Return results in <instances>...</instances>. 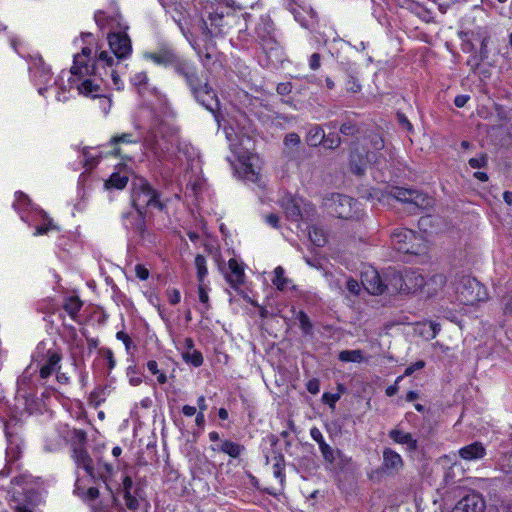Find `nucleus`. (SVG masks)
<instances>
[{"mask_svg":"<svg viewBox=\"0 0 512 512\" xmlns=\"http://www.w3.org/2000/svg\"><path fill=\"white\" fill-rule=\"evenodd\" d=\"M132 202L144 222L165 221L162 217L167 213L168 203L160 200V195L144 178L133 182Z\"/></svg>","mask_w":512,"mask_h":512,"instance_id":"nucleus-1","label":"nucleus"},{"mask_svg":"<svg viewBox=\"0 0 512 512\" xmlns=\"http://www.w3.org/2000/svg\"><path fill=\"white\" fill-rule=\"evenodd\" d=\"M323 206L335 218L354 222L364 221V213L358 208L357 201L349 196L331 193L323 198Z\"/></svg>","mask_w":512,"mask_h":512,"instance_id":"nucleus-2","label":"nucleus"},{"mask_svg":"<svg viewBox=\"0 0 512 512\" xmlns=\"http://www.w3.org/2000/svg\"><path fill=\"white\" fill-rule=\"evenodd\" d=\"M417 230L405 226L396 228L391 234L393 247L402 253L419 254L426 247L424 232L417 226Z\"/></svg>","mask_w":512,"mask_h":512,"instance_id":"nucleus-3","label":"nucleus"},{"mask_svg":"<svg viewBox=\"0 0 512 512\" xmlns=\"http://www.w3.org/2000/svg\"><path fill=\"white\" fill-rule=\"evenodd\" d=\"M280 205L286 219L291 222L312 221L316 214V208L312 203L305 202L292 195L283 196Z\"/></svg>","mask_w":512,"mask_h":512,"instance_id":"nucleus-4","label":"nucleus"},{"mask_svg":"<svg viewBox=\"0 0 512 512\" xmlns=\"http://www.w3.org/2000/svg\"><path fill=\"white\" fill-rule=\"evenodd\" d=\"M186 83L190 87L196 100L203 105L207 110L214 111L218 106L216 95L210 87L208 80L199 76L197 69L189 74L186 78Z\"/></svg>","mask_w":512,"mask_h":512,"instance_id":"nucleus-5","label":"nucleus"},{"mask_svg":"<svg viewBox=\"0 0 512 512\" xmlns=\"http://www.w3.org/2000/svg\"><path fill=\"white\" fill-rule=\"evenodd\" d=\"M388 198L395 199L410 206V212L416 209H428L433 207L434 199L428 194L413 189L394 187L388 194Z\"/></svg>","mask_w":512,"mask_h":512,"instance_id":"nucleus-6","label":"nucleus"},{"mask_svg":"<svg viewBox=\"0 0 512 512\" xmlns=\"http://www.w3.org/2000/svg\"><path fill=\"white\" fill-rule=\"evenodd\" d=\"M391 285V292L415 293L423 291L424 277L416 270H406L403 274H394Z\"/></svg>","mask_w":512,"mask_h":512,"instance_id":"nucleus-7","label":"nucleus"},{"mask_svg":"<svg viewBox=\"0 0 512 512\" xmlns=\"http://www.w3.org/2000/svg\"><path fill=\"white\" fill-rule=\"evenodd\" d=\"M91 56V49L84 47L80 54L74 56L73 65L70 72L73 76L79 79L96 76V65L89 64Z\"/></svg>","mask_w":512,"mask_h":512,"instance_id":"nucleus-8","label":"nucleus"},{"mask_svg":"<svg viewBox=\"0 0 512 512\" xmlns=\"http://www.w3.org/2000/svg\"><path fill=\"white\" fill-rule=\"evenodd\" d=\"M107 39L112 54L118 59L117 63L130 56L132 44L126 33H109Z\"/></svg>","mask_w":512,"mask_h":512,"instance_id":"nucleus-9","label":"nucleus"},{"mask_svg":"<svg viewBox=\"0 0 512 512\" xmlns=\"http://www.w3.org/2000/svg\"><path fill=\"white\" fill-rule=\"evenodd\" d=\"M241 171L245 180L256 183L260 180L259 157L255 154L239 156Z\"/></svg>","mask_w":512,"mask_h":512,"instance_id":"nucleus-10","label":"nucleus"},{"mask_svg":"<svg viewBox=\"0 0 512 512\" xmlns=\"http://www.w3.org/2000/svg\"><path fill=\"white\" fill-rule=\"evenodd\" d=\"M362 285L372 295H380L389 290V286L383 282L378 271L374 268H369L363 272Z\"/></svg>","mask_w":512,"mask_h":512,"instance_id":"nucleus-11","label":"nucleus"},{"mask_svg":"<svg viewBox=\"0 0 512 512\" xmlns=\"http://www.w3.org/2000/svg\"><path fill=\"white\" fill-rule=\"evenodd\" d=\"M483 294L480 283L475 279H467L462 288L458 290V297L465 304H473L483 300Z\"/></svg>","mask_w":512,"mask_h":512,"instance_id":"nucleus-12","label":"nucleus"},{"mask_svg":"<svg viewBox=\"0 0 512 512\" xmlns=\"http://www.w3.org/2000/svg\"><path fill=\"white\" fill-rule=\"evenodd\" d=\"M485 501L478 493H471L463 497L452 509V512H484Z\"/></svg>","mask_w":512,"mask_h":512,"instance_id":"nucleus-13","label":"nucleus"},{"mask_svg":"<svg viewBox=\"0 0 512 512\" xmlns=\"http://www.w3.org/2000/svg\"><path fill=\"white\" fill-rule=\"evenodd\" d=\"M404 466V461L399 453L391 448L383 449L382 469L390 475L398 474Z\"/></svg>","mask_w":512,"mask_h":512,"instance_id":"nucleus-14","label":"nucleus"},{"mask_svg":"<svg viewBox=\"0 0 512 512\" xmlns=\"http://www.w3.org/2000/svg\"><path fill=\"white\" fill-rule=\"evenodd\" d=\"M72 452V457L77 467L83 468L91 478L95 479L97 475L94 470L93 460L86 447H74Z\"/></svg>","mask_w":512,"mask_h":512,"instance_id":"nucleus-15","label":"nucleus"},{"mask_svg":"<svg viewBox=\"0 0 512 512\" xmlns=\"http://www.w3.org/2000/svg\"><path fill=\"white\" fill-rule=\"evenodd\" d=\"M225 278L232 288H238L244 283V269L236 259L231 258L228 261V271L225 274Z\"/></svg>","mask_w":512,"mask_h":512,"instance_id":"nucleus-16","label":"nucleus"},{"mask_svg":"<svg viewBox=\"0 0 512 512\" xmlns=\"http://www.w3.org/2000/svg\"><path fill=\"white\" fill-rule=\"evenodd\" d=\"M30 70L40 83L47 84L51 79L50 67L41 56H36L32 59Z\"/></svg>","mask_w":512,"mask_h":512,"instance_id":"nucleus-17","label":"nucleus"},{"mask_svg":"<svg viewBox=\"0 0 512 512\" xmlns=\"http://www.w3.org/2000/svg\"><path fill=\"white\" fill-rule=\"evenodd\" d=\"M458 453L465 461H476L485 457L486 449L481 442H474L459 449Z\"/></svg>","mask_w":512,"mask_h":512,"instance_id":"nucleus-18","label":"nucleus"},{"mask_svg":"<svg viewBox=\"0 0 512 512\" xmlns=\"http://www.w3.org/2000/svg\"><path fill=\"white\" fill-rule=\"evenodd\" d=\"M211 450L214 452L227 454L231 458H238L243 453L245 448L239 443L225 439L220 441V443L211 445Z\"/></svg>","mask_w":512,"mask_h":512,"instance_id":"nucleus-19","label":"nucleus"},{"mask_svg":"<svg viewBox=\"0 0 512 512\" xmlns=\"http://www.w3.org/2000/svg\"><path fill=\"white\" fill-rule=\"evenodd\" d=\"M388 436L395 443L406 445L407 451H415L418 448V442L411 433L395 428L389 431Z\"/></svg>","mask_w":512,"mask_h":512,"instance_id":"nucleus-20","label":"nucleus"},{"mask_svg":"<svg viewBox=\"0 0 512 512\" xmlns=\"http://www.w3.org/2000/svg\"><path fill=\"white\" fill-rule=\"evenodd\" d=\"M177 55L171 49H160L156 52L146 54V58L162 66H173Z\"/></svg>","mask_w":512,"mask_h":512,"instance_id":"nucleus-21","label":"nucleus"},{"mask_svg":"<svg viewBox=\"0 0 512 512\" xmlns=\"http://www.w3.org/2000/svg\"><path fill=\"white\" fill-rule=\"evenodd\" d=\"M446 284V276L439 273L431 276L427 281L424 280L423 292L432 297L436 295Z\"/></svg>","mask_w":512,"mask_h":512,"instance_id":"nucleus-22","label":"nucleus"},{"mask_svg":"<svg viewBox=\"0 0 512 512\" xmlns=\"http://www.w3.org/2000/svg\"><path fill=\"white\" fill-rule=\"evenodd\" d=\"M77 90L79 94L92 98L99 96L102 92L100 84L90 78H85L80 84H78Z\"/></svg>","mask_w":512,"mask_h":512,"instance_id":"nucleus-23","label":"nucleus"},{"mask_svg":"<svg viewBox=\"0 0 512 512\" xmlns=\"http://www.w3.org/2000/svg\"><path fill=\"white\" fill-rule=\"evenodd\" d=\"M144 146L153 152L156 157H161L168 149L167 145H163L158 139L154 131H150L144 138Z\"/></svg>","mask_w":512,"mask_h":512,"instance_id":"nucleus-24","label":"nucleus"},{"mask_svg":"<svg viewBox=\"0 0 512 512\" xmlns=\"http://www.w3.org/2000/svg\"><path fill=\"white\" fill-rule=\"evenodd\" d=\"M272 283L279 291H286L294 288L293 281L285 276V270L282 266H277L274 269Z\"/></svg>","mask_w":512,"mask_h":512,"instance_id":"nucleus-25","label":"nucleus"},{"mask_svg":"<svg viewBox=\"0 0 512 512\" xmlns=\"http://www.w3.org/2000/svg\"><path fill=\"white\" fill-rule=\"evenodd\" d=\"M368 161L366 157H364L359 152H351L349 158V166L350 170L356 175H363L366 171Z\"/></svg>","mask_w":512,"mask_h":512,"instance_id":"nucleus-26","label":"nucleus"},{"mask_svg":"<svg viewBox=\"0 0 512 512\" xmlns=\"http://www.w3.org/2000/svg\"><path fill=\"white\" fill-rule=\"evenodd\" d=\"M83 306V302L78 296H70L65 299L63 308L72 319H76L79 311Z\"/></svg>","mask_w":512,"mask_h":512,"instance_id":"nucleus-27","label":"nucleus"},{"mask_svg":"<svg viewBox=\"0 0 512 512\" xmlns=\"http://www.w3.org/2000/svg\"><path fill=\"white\" fill-rule=\"evenodd\" d=\"M61 357L59 354L53 352L49 353L48 360L40 369V376L43 379L48 378L52 372L56 369Z\"/></svg>","mask_w":512,"mask_h":512,"instance_id":"nucleus-28","label":"nucleus"},{"mask_svg":"<svg viewBox=\"0 0 512 512\" xmlns=\"http://www.w3.org/2000/svg\"><path fill=\"white\" fill-rule=\"evenodd\" d=\"M325 133L319 125L312 126L307 134L306 141L309 146L316 147L324 140Z\"/></svg>","mask_w":512,"mask_h":512,"instance_id":"nucleus-29","label":"nucleus"},{"mask_svg":"<svg viewBox=\"0 0 512 512\" xmlns=\"http://www.w3.org/2000/svg\"><path fill=\"white\" fill-rule=\"evenodd\" d=\"M311 242L317 246L322 247L326 243V236L322 226H309L307 231Z\"/></svg>","mask_w":512,"mask_h":512,"instance_id":"nucleus-30","label":"nucleus"},{"mask_svg":"<svg viewBox=\"0 0 512 512\" xmlns=\"http://www.w3.org/2000/svg\"><path fill=\"white\" fill-rule=\"evenodd\" d=\"M175 71L181 75L183 78H186L189 76L191 72H193L196 67L191 63L190 61H187L185 59H182L180 57H177L174 65H173Z\"/></svg>","mask_w":512,"mask_h":512,"instance_id":"nucleus-31","label":"nucleus"},{"mask_svg":"<svg viewBox=\"0 0 512 512\" xmlns=\"http://www.w3.org/2000/svg\"><path fill=\"white\" fill-rule=\"evenodd\" d=\"M128 183V176L120 173H113L105 182L106 188L123 189Z\"/></svg>","mask_w":512,"mask_h":512,"instance_id":"nucleus-32","label":"nucleus"},{"mask_svg":"<svg viewBox=\"0 0 512 512\" xmlns=\"http://www.w3.org/2000/svg\"><path fill=\"white\" fill-rule=\"evenodd\" d=\"M195 267L197 270V279L199 283H204V279L208 274V269L206 266V259L203 255L198 254L195 257Z\"/></svg>","mask_w":512,"mask_h":512,"instance_id":"nucleus-33","label":"nucleus"},{"mask_svg":"<svg viewBox=\"0 0 512 512\" xmlns=\"http://www.w3.org/2000/svg\"><path fill=\"white\" fill-rule=\"evenodd\" d=\"M339 360L343 362H362L361 350H344L339 353Z\"/></svg>","mask_w":512,"mask_h":512,"instance_id":"nucleus-34","label":"nucleus"},{"mask_svg":"<svg viewBox=\"0 0 512 512\" xmlns=\"http://www.w3.org/2000/svg\"><path fill=\"white\" fill-rule=\"evenodd\" d=\"M116 63L114 56L111 55L108 51H100L96 55V63H94L97 66L102 65L103 68L109 67L112 68L114 64Z\"/></svg>","mask_w":512,"mask_h":512,"instance_id":"nucleus-35","label":"nucleus"},{"mask_svg":"<svg viewBox=\"0 0 512 512\" xmlns=\"http://www.w3.org/2000/svg\"><path fill=\"white\" fill-rule=\"evenodd\" d=\"M130 81L132 85H134L139 89V91H141L142 89H146L149 78L145 71H139L131 77Z\"/></svg>","mask_w":512,"mask_h":512,"instance_id":"nucleus-36","label":"nucleus"},{"mask_svg":"<svg viewBox=\"0 0 512 512\" xmlns=\"http://www.w3.org/2000/svg\"><path fill=\"white\" fill-rule=\"evenodd\" d=\"M284 457L282 454H277L274 456V463H273V474L276 478L280 479V481L284 478Z\"/></svg>","mask_w":512,"mask_h":512,"instance_id":"nucleus-37","label":"nucleus"},{"mask_svg":"<svg viewBox=\"0 0 512 512\" xmlns=\"http://www.w3.org/2000/svg\"><path fill=\"white\" fill-rule=\"evenodd\" d=\"M185 362L192 364L195 367H199L203 364V355L197 350L188 351L183 354Z\"/></svg>","mask_w":512,"mask_h":512,"instance_id":"nucleus-38","label":"nucleus"},{"mask_svg":"<svg viewBox=\"0 0 512 512\" xmlns=\"http://www.w3.org/2000/svg\"><path fill=\"white\" fill-rule=\"evenodd\" d=\"M297 319L299 321L302 332L306 335L310 334L312 332L313 325L308 315L305 312L300 311L298 313Z\"/></svg>","mask_w":512,"mask_h":512,"instance_id":"nucleus-39","label":"nucleus"},{"mask_svg":"<svg viewBox=\"0 0 512 512\" xmlns=\"http://www.w3.org/2000/svg\"><path fill=\"white\" fill-rule=\"evenodd\" d=\"M147 369L151 374L157 375V381L159 384H165L167 382V376L159 371L158 364L155 360H149L147 362Z\"/></svg>","mask_w":512,"mask_h":512,"instance_id":"nucleus-40","label":"nucleus"},{"mask_svg":"<svg viewBox=\"0 0 512 512\" xmlns=\"http://www.w3.org/2000/svg\"><path fill=\"white\" fill-rule=\"evenodd\" d=\"M137 142H138V140L135 139L131 133H122L120 135L113 136L110 140V144L114 145V146H116L120 143L130 144V143H137Z\"/></svg>","mask_w":512,"mask_h":512,"instance_id":"nucleus-41","label":"nucleus"},{"mask_svg":"<svg viewBox=\"0 0 512 512\" xmlns=\"http://www.w3.org/2000/svg\"><path fill=\"white\" fill-rule=\"evenodd\" d=\"M87 443V434L83 430L75 429L73 431V443L72 449L74 447H85Z\"/></svg>","mask_w":512,"mask_h":512,"instance_id":"nucleus-42","label":"nucleus"},{"mask_svg":"<svg viewBox=\"0 0 512 512\" xmlns=\"http://www.w3.org/2000/svg\"><path fill=\"white\" fill-rule=\"evenodd\" d=\"M325 148L328 149H336L341 144V138L337 134H328L324 136V140L322 141Z\"/></svg>","mask_w":512,"mask_h":512,"instance_id":"nucleus-43","label":"nucleus"},{"mask_svg":"<svg viewBox=\"0 0 512 512\" xmlns=\"http://www.w3.org/2000/svg\"><path fill=\"white\" fill-rule=\"evenodd\" d=\"M123 498L125 500V505L129 510L135 511L139 509V501L135 496L131 494V492L125 491Z\"/></svg>","mask_w":512,"mask_h":512,"instance_id":"nucleus-44","label":"nucleus"},{"mask_svg":"<svg viewBox=\"0 0 512 512\" xmlns=\"http://www.w3.org/2000/svg\"><path fill=\"white\" fill-rule=\"evenodd\" d=\"M198 297L199 301L205 305V310H208L210 308L209 295L204 283L198 285Z\"/></svg>","mask_w":512,"mask_h":512,"instance_id":"nucleus-45","label":"nucleus"},{"mask_svg":"<svg viewBox=\"0 0 512 512\" xmlns=\"http://www.w3.org/2000/svg\"><path fill=\"white\" fill-rule=\"evenodd\" d=\"M325 461L333 463L335 460L334 451L327 443L319 447Z\"/></svg>","mask_w":512,"mask_h":512,"instance_id":"nucleus-46","label":"nucleus"},{"mask_svg":"<svg viewBox=\"0 0 512 512\" xmlns=\"http://www.w3.org/2000/svg\"><path fill=\"white\" fill-rule=\"evenodd\" d=\"M34 217L31 219L32 221H41L42 224H52V219L49 218V215L40 209H34L33 211Z\"/></svg>","mask_w":512,"mask_h":512,"instance_id":"nucleus-47","label":"nucleus"},{"mask_svg":"<svg viewBox=\"0 0 512 512\" xmlns=\"http://www.w3.org/2000/svg\"><path fill=\"white\" fill-rule=\"evenodd\" d=\"M95 21L97 23V25L101 28V29H104L105 27L108 26V23H109V20L110 18L106 15L105 12L103 11H97L95 13Z\"/></svg>","mask_w":512,"mask_h":512,"instance_id":"nucleus-48","label":"nucleus"},{"mask_svg":"<svg viewBox=\"0 0 512 512\" xmlns=\"http://www.w3.org/2000/svg\"><path fill=\"white\" fill-rule=\"evenodd\" d=\"M209 20L211 22V26L218 29V33H220L223 25V15L219 13H211L209 14Z\"/></svg>","mask_w":512,"mask_h":512,"instance_id":"nucleus-49","label":"nucleus"},{"mask_svg":"<svg viewBox=\"0 0 512 512\" xmlns=\"http://www.w3.org/2000/svg\"><path fill=\"white\" fill-rule=\"evenodd\" d=\"M487 161H488V158L486 155H481L480 157H477V158H471L469 160V165L471 168H482V167H485L487 165Z\"/></svg>","mask_w":512,"mask_h":512,"instance_id":"nucleus-50","label":"nucleus"},{"mask_svg":"<svg viewBox=\"0 0 512 512\" xmlns=\"http://www.w3.org/2000/svg\"><path fill=\"white\" fill-rule=\"evenodd\" d=\"M167 298L171 305H176L180 302L181 296L178 289L171 288L167 290Z\"/></svg>","mask_w":512,"mask_h":512,"instance_id":"nucleus-51","label":"nucleus"},{"mask_svg":"<svg viewBox=\"0 0 512 512\" xmlns=\"http://www.w3.org/2000/svg\"><path fill=\"white\" fill-rule=\"evenodd\" d=\"M116 338H117L118 340H121V341L124 343L125 348H126V350H127V351H129V350H130V348H131L132 346H134V345H133V341H132V339H131V338H130V336H129L127 333H125L124 331H119V332H117V334H116Z\"/></svg>","mask_w":512,"mask_h":512,"instance_id":"nucleus-52","label":"nucleus"},{"mask_svg":"<svg viewBox=\"0 0 512 512\" xmlns=\"http://www.w3.org/2000/svg\"><path fill=\"white\" fill-rule=\"evenodd\" d=\"M357 131L356 125L351 122L343 123L340 127V132L344 135H354Z\"/></svg>","mask_w":512,"mask_h":512,"instance_id":"nucleus-53","label":"nucleus"},{"mask_svg":"<svg viewBox=\"0 0 512 512\" xmlns=\"http://www.w3.org/2000/svg\"><path fill=\"white\" fill-rule=\"evenodd\" d=\"M346 287H347L348 291L354 295H359L360 290H361L360 284L358 283L357 280H355L353 278H350L347 280Z\"/></svg>","mask_w":512,"mask_h":512,"instance_id":"nucleus-54","label":"nucleus"},{"mask_svg":"<svg viewBox=\"0 0 512 512\" xmlns=\"http://www.w3.org/2000/svg\"><path fill=\"white\" fill-rule=\"evenodd\" d=\"M31 204L29 197L23 192L16 193V205L19 207H26Z\"/></svg>","mask_w":512,"mask_h":512,"instance_id":"nucleus-55","label":"nucleus"},{"mask_svg":"<svg viewBox=\"0 0 512 512\" xmlns=\"http://www.w3.org/2000/svg\"><path fill=\"white\" fill-rule=\"evenodd\" d=\"M310 436L318 443L319 447L326 443L321 431L317 427H313L310 430Z\"/></svg>","mask_w":512,"mask_h":512,"instance_id":"nucleus-56","label":"nucleus"},{"mask_svg":"<svg viewBox=\"0 0 512 512\" xmlns=\"http://www.w3.org/2000/svg\"><path fill=\"white\" fill-rule=\"evenodd\" d=\"M425 367V362L423 360L416 361L412 365L408 366L404 372V376L412 375L416 370H420Z\"/></svg>","mask_w":512,"mask_h":512,"instance_id":"nucleus-57","label":"nucleus"},{"mask_svg":"<svg viewBox=\"0 0 512 512\" xmlns=\"http://www.w3.org/2000/svg\"><path fill=\"white\" fill-rule=\"evenodd\" d=\"M306 388L311 394L316 395L320 390L319 380L316 378L309 380L306 384Z\"/></svg>","mask_w":512,"mask_h":512,"instance_id":"nucleus-58","label":"nucleus"},{"mask_svg":"<svg viewBox=\"0 0 512 512\" xmlns=\"http://www.w3.org/2000/svg\"><path fill=\"white\" fill-rule=\"evenodd\" d=\"M321 66V56L319 53H313L309 59V67L312 70H318Z\"/></svg>","mask_w":512,"mask_h":512,"instance_id":"nucleus-59","label":"nucleus"},{"mask_svg":"<svg viewBox=\"0 0 512 512\" xmlns=\"http://www.w3.org/2000/svg\"><path fill=\"white\" fill-rule=\"evenodd\" d=\"M135 273H136V276L141 280H146L149 277L148 269L141 264H137L135 266Z\"/></svg>","mask_w":512,"mask_h":512,"instance_id":"nucleus-60","label":"nucleus"},{"mask_svg":"<svg viewBox=\"0 0 512 512\" xmlns=\"http://www.w3.org/2000/svg\"><path fill=\"white\" fill-rule=\"evenodd\" d=\"M276 91L280 95H288L292 91V84L290 82L279 83Z\"/></svg>","mask_w":512,"mask_h":512,"instance_id":"nucleus-61","label":"nucleus"},{"mask_svg":"<svg viewBox=\"0 0 512 512\" xmlns=\"http://www.w3.org/2000/svg\"><path fill=\"white\" fill-rule=\"evenodd\" d=\"M284 143L286 145L297 146L300 143V137L297 133H289L285 136Z\"/></svg>","mask_w":512,"mask_h":512,"instance_id":"nucleus-62","label":"nucleus"},{"mask_svg":"<svg viewBox=\"0 0 512 512\" xmlns=\"http://www.w3.org/2000/svg\"><path fill=\"white\" fill-rule=\"evenodd\" d=\"M371 144L375 150H381L384 148V140L378 134H374L371 138Z\"/></svg>","mask_w":512,"mask_h":512,"instance_id":"nucleus-63","label":"nucleus"},{"mask_svg":"<svg viewBox=\"0 0 512 512\" xmlns=\"http://www.w3.org/2000/svg\"><path fill=\"white\" fill-rule=\"evenodd\" d=\"M323 401L330 404V406H334L335 403L340 399V394H332V393H324Z\"/></svg>","mask_w":512,"mask_h":512,"instance_id":"nucleus-64","label":"nucleus"}]
</instances>
